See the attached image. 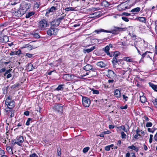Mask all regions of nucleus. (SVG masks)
<instances>
[{
	"label": "nucleus",
	"mask_w": 157,
	"mask_h": 157,
	"mask_svg": "<svg viewBox=\"0 0 157 157\" xmlns=\"http://www.w3.org/2000/svg\"><path fill=\"white\" fill-rule=\"evenodd\" d=\"M113 29L110 31H108L102 29L96 30L94 32L97 34H99L101 32H105L112 33L113 34H117L119 32L123 30V28L121 27H116L115 26H113Z\"/></svg>",
	"instance_id": "obj_1"
},
{
	"label": "nucleus",
	"mask_w": 157,
	"mask_h": 157,
	"mask_svg": "<svg viewBox=\"0 0 157 157\" xmlns=\"http://www.w3.org/2000/svg\"><path fill=\"white\" fill-rule=\"evenodd\" d=\"M64 16H62L59 18L54 19L53 21L50 22L51 27L55 28L58 26L59 25L61 21L64 19Z\"/></svg>",
	"instance_id": "obj_2"
},
{
	"label": "nucleus",
	"mask_w": 157,
	"mask_h": 157,
	"mask_svg": "<svg viewBox=\"0 0 157 157\" xmlns=\"http://www.w3.org/2000/svg\"><path fill=\"white\" fill-rule=\"evenodd\" d=\"M58 29H57L51 27L47 31L48 35L50 36H56L57 35Z\"/></svg>",
	"instance_id": "obj_3"
},
{
	"label": "nucleus",
	"mask_w": 157,
	"mask_h": 157,
	"mask_svg": "<svg viewBox=\"0 0 157 157\" xmlns=\"http://www.w3.org/2000/svg\"><path fill=\"white\" fill-rule=\"evenodd\" d=\"M49 25V24L47 21L45 19H43L40 21L38 23V27L41 29H44L45 28Z\"/></svg>",
	"instance_id": "obj_4"
},
{
	"label": "nucleus",
	"mask_w": 157,
	"mask_h": 157,
	"mask_svg": "<svg viewBox=\"0 0 157 157\" xmlns=\"http://www.w3.org/2000/svg\"><path fill=\"white\" fill-rule=\"evenodd\" d=\"M30 7L29 3L24 2L21 4V8L25 13L29 9Z\"/></svg>",
	"instance_id": "obj_5"
},
{
	"label": "nucleus",
	"mask_w": 157,
	"mask_h": 157,
	"mask_svg": "<svg viewBox=\"0 0 157 157\" xmlns=\"http://www.w3.org/2000/svg\"><path fill=\"white\" fill-rule=\"evenodd\" d=\"M91 103L90 99L86 97H82V104L83 105L86 107L89 106Z\"/></svg>",
	"instance_id": "obj_6"
},
{
	"label": "nucleus",
	"mask_w": 157,
	"mask_h": 157,
	"mask_svg": "<svg viewBox=\"0 0 157 157\" xmlns=\"http://www.w3.org/2000/svg\"><path fill=\"white\" fill-rule=\"evenodd\" d=\"M23 12L20 8L18 10H13L12 13L15 16L21 17L25 14Z\"/></svg>",
	"instance_id": "obj_7"
},
{
	"label": "nucleus",
	"mask_w": 157,
	"mask_h": 157,
	"mask_svg": "<svg viewBox=\"0 0 157 157\" xmlns=\"http://www.w3.org/2000/svg\"><path fill=\"white\" fill-rule=\"evenodd\" d=\"M63 105L62 104H57L53 106V109L55 111L60 113L63 112Z\"/></svg>",
	"instance_id": "obj_8"
},
{
	"label": "nucleus",
	"mask_w": 157,
	"mask_h": 157,
	"mask_svg": "<svg viewBox=\"0 0 157 157\" xmlns=\"http://www.w3.org/2000/svg\"><path fill=\"white\" fill-rule=\"evenodd\" d=\"M5 104L7 106V108L10 109H13L15 105L14 100H12V101H10L9 102H7V103L5 102Z\"/></svg>",
	"instance_id": "obj_9"
},
{
	"label": "nucleus",
	"mask_w": 157,
	"mask_h": 157,
	"mask_svg": "<svg viewBox=\"0 0 157 157\" xmlns=\"http://www.w3.org/2000/svg\"><path fill=\"white\" fill-rule=\"evenodd\" d=\"M83 69L86 71H89L91 70L95 72L96 71V69L93 68V66L89 64H87L83 67Z\"/></svg>",
	"instance_id": "obj_10"
},
{
	"label": "nucleus",
	"mask_w": 157,
	"mask_h": 157,
	"mask_svg": "<svg viewBox=\"0 0 157 157\" xmlns=\"http://www.w3.org/2000/svg\"><path fill=\"white\" fill-rule=\"evenodd\" d=\"M118 57H116L113 56V58L112 61V63L113 64L114 67H116V66L117 63L119 64V62H120L121 60V59H118Z\"/></svg>",
	"instance_id": "obj_11"
},
{
	"label": "nucleus",
	"mask_w": 157,
	"mask_h": 157,
	"mask_svg": "<svg viewBox=\"0 0 157 157\" xmlns=\"http://www.w3.org/2000/svg\"><path fill=\"white\" fill-rule=\"evenodd\" d=\"M116 75L114 71L112 70H109L108 71V74L107 76L109 78H113Z\"/></svg>",
	"instance_id": "obj_12"
},
{
	"label": "nucleus",
	"mask_w": 157,
	"mask_h": 157,
	"mask_svg": "<svg viewBox=\"0 0 157 157\" xmlns=\"http://www.w3.org/2000/svg\"><path fill=\"white\" fill-rule=\"evenodd\" d=\"M124 3H123L118 5L117 6V9L119 10H124L126 9H127V6H125L124 4Z\"/></svg>",
	"instance_id": "obj_13"
},
{
	"label": "nucleus",
	"mask_w": 157,
	"mask_h": 157,
	"mask_svg": "<svg viewBox=\"0 0 157 157\" xmlns=\"http://www.w3.org/2000/svg\"><path fill=\"white\" fill-rule=\"evenodd\" d=\"M73 76L72 75H70L69 74H66L64 75L63 77V78L66 80L69 81H70L71 79L73 78H72Z\"/></svg>",
	"instance_id": "obj_14"
},
{
	"label": "nucleus",
	"mask_w": 157,
	"mask_h": 157,
	"mask_svg": "<svg viewBox=\"0 0 157 157\" xmlns=\"http://www.w3.org/2000/svg\"><path fill=\"white\" fill-rule=\"evenodd\" d=\"M9 40L8 38L6 36H3L0 37V42L3 43L7 42Z\"/></svg>",
	"instance_id": "obj_15"
},
{
	"label": "nucleus",
	"mask_w": 157,
	"mask_h": 157,
	"mask_svg": "<svg viewBox=\"0 0 157 157\" xmlns=\"http://www.w3.org/2000/svg\"><path fill=\"white\" fill-rule=\"evenodd\" d=\"M56 10V8L54 6H52L50 9H48L46 10V15L47 16H48V14L51 12H54Z\"/></svg>",
	"instance_id": "obj_16"
},
{
	"label": "nucleus",
	"mask_w": 157,
	"mask_h": 157,
	"mask_svg": "<svg viewBox=\"0 0 157 157\" xmlns=\"http://www.w3.org/2000/svg\"><path fill=\"white\" fill-rule=\"evenodd\" d=\"M16 141L19 143L18 144H21L24 141V138L23 136H17L16 138Z\"/></svg>",
	"instance_id": "obj_17"
},
{
	"label": "nucleus",
	"mask_w": 157,
	"mask_h": 157,
	"mask_svg": "<svg viewBox=\"0 0 157 157\" xmlns=\"http://www.w3.org/2000/svg\"><path fill=\"white\" fill-rule=\"evenodd\" d=\"M151 53L150 52L146 51L143 54L141 55L142 57L141 59H143L144 57H149L150 59H152V58L150 57V56L148 54V53Z\"/></svg>",
	"instance_id": "obj_18"
},
{
	"label": "nucleus",
	"mask_w": 157,
	"mask_h": 157,
	"mask_svg": "<svg viewBox=\"0 0 157 157\" xmlns=\"http://www.w3.org/2000/svg\"><path fill=\"white\" fill-rule=\"evenodd\" d=\"M35 68L32 64L31 63H29L27 66V69L29 71L33 70Z\"/></svg>",
	"instance_id": "obj_19"
},
{
	"label": "nucleus",
	"mask_w": 157,
	"mask_h": 157,
	"mask_svg": "<svg viewBox=\"0 0 157 157\" xmlns=\"http://www.w3.org/2000/svg\"><path fill=\"white\" fill-rule=\"evenodd\" d=\"M114 95L117 98H120L121 97L120 91L118 89H116L114 91Z\"/></svg>",
	"instance_id": "obj_20"
},
{
	"label": "nucleus",
	"mask_w": 157,
	"mask_h": 157,
	"mask_svg": "<svg viewBox=\"0 0 157 157\" xmlns=\"http://www.w3.org/2000/svg\"><path fill=\"white\" fill-rule=\"evenodd\" d=\"M97 65L101 68L105 67L106 66V64L102 62H98L97 63Z\"/></svg>",
	"instance_id": "obj_21"
},
{
	"label": "nucleus",
	"mask_w": 157,
	"mask_h": 157,
	"mask_svg": "<svg viewBox=\"0 0 157 157\" xmlns=\"http://www.w3.org/2000/svg\"><path fill=\"white\" fill-rule=\"evenodd\" d=\"M149 84L150 86L155 91L157 92V85H155L151 82H149Z\"/></svg>",
	"instance_id": "obj_22"
},
{
	"label": "nucleus",
	"mask_w": 157,
	"mask_h": 157,
	"mask_svg": "<svg viewBox=\"0 0 157 157\" xmlns=\"http://www.w3.org/2000/svg\"><path fill=\"white\" fill-rule=\"evenodd\" d=\"M12 70V69H9L6 70V71L8 73V75L6 76V78H9L12 77V75L10 73L11 72Z\"/></svg>",
	"instance_id": "obj_23"
},
{
	"label": "nucleus",
	"mask_w": 157,
	"mask_h": 157,
	"mask_svg": "<svg viewBox=\"0 0 157 157\" xmlns=\"http://www.w3.org/2000/svg\"><path fill=\"white\" fill-rule=\"evenodd\" d=\"M124 60L129 62H133V59L130 57H124Z\"/></svg>",
	"instance_id": "obj_24"
},
{
	"label": "nucleus",
	"mask_w": 157,
	"mask_h": 157,
	"mask_svg": "<svg viewBox=\"0 0 157 157\" xmlns=\"http://www.w3.org/2000/svg\"><path fill=\"white\" fill-rule=\"evenodd\" d=\"M138 20L140 22L144 23H146V19L145 17H138Z\"/></svg>",
	"instance_id": "obj_25"
},
{
	"label": "nucleus",
	"mask_w": 157,
	"mask_h": 157,
	"mask_svg": "<svg viewBox=\"0 0 157 157\" xmlns=\"http://www.w3.org/2000/svg\"><path fill=\"white\" fill-rule=\"evenodd\" d=\"M140 99L141 102L142 103H144L146 101V98L144 96H140Z\"/></svg>",
	"instance_id": "obj_26"
},
{
	"label": "nucleus",
	"mask_w": 157,
	"mask_h": 157,
	"mask_svg": "<svg viewBox=\"0 0 157 157\" xmlns=\"http://www.w3.org/2000/svg\"><path fill=\"white\" fill-rule=\"evenodd\" d=\"M6 59H2L0 60V63L2 64H7L9 63L10 61L9 60L8 61H5Z\"/></svg>",
	"instance_id": "obj_27"
},
{
	"label": "nucleus",
	"mask_w": 157,
	"mask_h": 157,
	"mask_svg": "<svg viewBox=\"0 0 157 157\" xmlns=\"http://www.w3.org/2000/svg\"><path fill=\"white\" fill-rule=\"evenodd\" d=\"M128 148L134 150L136 152L138 151L139 150L138 148L137 147H136L133 145H132L131 146L128 147Z\"/></svg>",
	"instance_id": "obj_28"
},
{
	"label": "nucleus",
	"mask_w": 157,
	"mask_h": 157,
	"mask_svg": "<svg viewBox=\"0 0 157 157\" xmlns=\"http://www.w3.org/2000/svg\"><path fill=\"white\" fill-rule=\"evenodd\" d=\"M140 9V7H136L131 10V12L132 13H136L139 12Z\"/></svg>",
	"instance_id": "obj_29"
},
{
	"label": "nucleus",
	"mask_w": 157,
	"mask_h": 157,
	"mask_svg": "<svg viewBox=\"0 0 157 157\" xmlns=\"http://www.w3.org/2000/svg\"><path fill=\"white\" fill-rule=\"evenodd\" d=\"M6 150L9 153L12 154H13L12 149L11 147L10 146L7 147H6Z\"/></svg>",
	"instance_id": "obj_30"
},
{
	"label": "nucleus",
	"mask_w": 157,
	"mask_h": 157,
	"mask_svg": "<svg viewBox=\"0 0 157 157\" xmlns=\"http://www.w3.org/2000/svg\"><path fill=\"white\" fill-rule=\"evenodd\" d=\"M95 46H93L91 47L90 48L87 49L85 50L86 52L87 53H89L91 52H92L93 50L95 48Z\"/></svg>",
	"instance_id": "obj_31"
},
{
	"label": "nucleus",
	"mask_w": 157,
	"mask_h": 157,
	"mask_svg": "<svg viewBox=\"0 0 157 157\" xmlns=\"http://www.w3.org/2000/svg\"><path fill=\"white\" fill-rule=\"evenodd\" d=\"M34 14V12H31L27 14H26L25 16V17L26 18H29L31 16L33 15Z\"/></svg>",
	"instance_id": "obj_32"
},
{
	"label": "nucleus",
	"mask_w": 157,
	"mask_h": 157,
	"mask_svg": "<svg viewBox=\"0 0 157 157\" xmlns=\"http://www.w3.org/2000/svg\"><path fill=\"white\" fill-rule=\"evenodd\" d=\"M64 86V85H59L58 87L56 89V90H59L63 89V87Z\"/></svg>",
	"instance_id": "obj_33"
},
{
	"label": "nucleus",
	"mask_w": 157,
	"mask_h": 157,
	"mask_svg": "<svg viewBox=\"0 0 157 157\" xmlns=\"http://www.w3.org/2000/svg\"><path fill=\"white\" fill-rule=\"evenodd\" d=\"M9 112H10L11 113V114L10 115V117H13L14 116V110L10 109V110H9Z\"/></svg>",
	"instance_id": "obj_34"
},
{
	"label": "nucleus",
	"mask_w": 157,
	"mask_h": 157,
	"mask_svg": "<svg viewBox=\"0 0 157 157\" xmlns=\"http://www.w3.org/2000/svg\"><path fill=\"white\" fill-rule=\"evenodd\" d=\"M103 49L104 50V51L106 53H107V52H109V47L108 46H106L105 48H103Z\"/></svg>",
	"instance_id": "obj_35"
},
{
	"label": "nucleus",
	"mask_w": 157,
	"mask_h": 157,
	"mask_svg": "<svg viewBox=\"0 0 157 157\" xmlns=\"http://www.w3.org/2000/svg\"><path fill=\"white\" fill-rule=\"evenodd\" d=\"M12 144L13 145H14L15 144H17L18 146H21V144H18L19 143L18 142H17V141H16V139H15V140H12Z\"/></svg>",
	"instance_id": "obj_36"
},
{
	"label": "nucleus",
	"mask_w": 157,
	"mask_h": 157,
	"mask_svg": "<svg viewBox=\"0 0 157 157\" xmlns=\"http://www.w3.org/2000/svg\"><path fill=\"white\" fill-rule=\"evenodd\" d=\"M92 93L93 94H98L99 93V92L98 90H94V89H92Z\"/></svg>",
	"instance_id": "obj_37"
},
{
	"label": "nucleus",
	"mask_w": 157,
	"mask_h": 157,
	"mask_svg": "<svg viewBox=\"0 0 157 157\" xmlns=\"http://www.w3.org/2000/svg\"><path fill=\"white\" fill-rule=\"evenodd\" d=\"M61 148L59 147L57 148V155L58 156H60L61 155Z\"/></svg>",
	"instance_id": "obj_38"
},
{
	"label": "nucleus",
	"mask_w": 157,
	"mask_h": 157,
	"mask_svg": "<svg viewBox=\"0 0 157 157\" xmlns=\"http://www.w3.org/2000/svg\"><path fill=\"white\" fill-rule=\"evenodd\" d=\"M89 149H90L89 147H85L83 149V152L84 153L87 152L88 151Z\"/></svg>",
	"instance_id": "obj_39"
},
{
	"label": "nucleus",
	"mask_w": 157,
	"mask_h": 157,
	"mask_svg": "<svg viewBox=\"0 0 157 157\" xmlns=\"http://www.w3.org/2000/svg\"><path fill=\"white\" fill-rule=\"evenodd\" d=\"M65 10L67 11H74V9L72 7H67L65 9Z\"/></svg>",
	"instance_id": "obj_40"
},
{
	"label": "nucleus",
	"mask_w": 157,
	"mask_h": 157,
	"mask_svg": "<svg viewBox=\"0 0 157 157\" xmlns=\"http://www.w3.org/2000/svg\"><path fill=\"white\" fill-rule=\"evenodd\" d=\"M120 53L117 51H116L114 52L113 54V56L116 57H118V56L119 55Z\"/></svg>",
	"instance_id": "obj_41"
},
{
	"label": "nucleus",
	"mask_w": 157,
	"mask_h": 157,
	"mask_svg": "<svg viewBox=\"0 0 157 157\" xmlns=\"http://www.w3.org/2000/svg\"><path fill=\"white\" fill-rule=\"evenodd\" d=\"M12 100L11 99V98L10 97V96H9L8 97V98L6 99L5 102L7 103V102H9L10 101H12Z\"/></svg>",
	"instance_id": "obj_42"
},
{
	"label": "nucleus",
	"mask_w": 157,
	"mask_h": 157,
	"mask_svg": "<svg viewBox=\"0 0 157 157\" xmlns=\"http://www.w3.org/2000/svg\"><path fill=\"white\" fill-rule=\"evenodd\" d=\"M121 137L122 138H126V135L123 132H121Z\"/></svg>",
	"instance_id": "obj_43"
},
{
	"label": "nucleus",
	"mask_w": 157,
	"mask_h": 157,
	"mask_svg": "<svg viewBox=\"0 0 157 157\" xmlns=\"http://www.w3.org/2000/svg\"><path fill=\"white\" fill-rule=\"evenodd\" d=\"M129 35L131 36L133 40H135L136 39V35L134 34H131L130 33H129Z\"/></svg>",
	"instance_id": "obj_44"
},
{
	"label": "nucleus",
	"mask_w": 157,
	"mask_h": 157,
	"mask_svg": "<svg viewBox=\"0 0 157 157\" xmlns=\"http://www.w3.org/2000/svg\"><path fill=\"white\" fill-rule=\"evenodd\" d=\"M40 5V2H37L34 4V6L37 9L39 8Z\"/></svg>",
	"instance_id": "obj_45"
},
{
	"label": "nucleus",
	"mask_w": 157,
	"mask_h": 157,
	"mask_svg": "<svg viewBox=\"0 0 157 157\" xmlns=\"http://www.w3.org/2000/svg\"><path fill=\"white\" fill-rule=\"evenodd\" d=\"M152 125V123L151 122H147L146 124V127H151Z\"/></svg>",
	"instance_id": "obj_46"
},
{
	"label": "nucleus",
	"mask_w": 157,
	"mask_h": 157,
	"mask_svg": "<svg viewBox=\"0 0 157 157\" xmlns=\"http://www.w3.org/2000/svg\"><path fill=\"white\" fill-rule=\"evenodd\" d=\"M32 120V119H31L30 118H28V120H27V121L26 122V123L25 124L26 125H29V122H30V121H31V120Z\"/></svg>",
	"instance_id": "obj_47"
},
{
	"label": "nucleus",
	"mask_w": 157,
	"mask_h": 157,
	"mask_svg": "<svg viewBox=\"0 0 157 157\" xmlns=\"http://www.w3.org/2000/svg\"><path fill=\"white\" fill-rule=\"evenodd\" d=\"M33 55V54L27 53L26 54V56H27L28 58H31L32 57Z\"/></svg>",
	"instance_id": "obj_48"
},
{
	"label": "nucleus",
	"mask_w": 157,
	"mask_h": 157,
	"mask_svg": "<svg viewBox=\"0 0 157 157\" xmlns=\"http://www.w3.org/2000/svg\"><path fill=\"white\" fill-rule=\"evenodd\" d=\"M122 19L126 22H128L129 21L128 18L125 17H122Z\"/></svg>",
	"instance_id": "obj_49"
},
{
	"label": "nucleus",
	"mask_w": 157,
	"mask_h": 157,
	"mask_svg": "<svg viewBox=\"0 0 157 157\" xmlns=\"http://www.w3.org/2000/svg\"><path fill=\"white\" fill-rule=\"evenodd\" d=\"M123 98L125 100V101H127L128 98L127 96H126L125 95L123 94L122 95Z\"/></svg>",
	"instance_id": "obj_50"
},
{
	"label": "nucleus",
	"mask_w": 157,
	"mask_h": 157,
	"mask_svg": "<svg viewBox=\"0 0 157 157\" xmlns=\"http://www.w3.org/2000/svg\"><path fill=\"white\" fill-rule=\"evenodd\" d=\"M34 36L37 38H39L40 36L39 35L38 33H35L33 34Z\"/></svg>",
	"instance_id": "obj_51"
},
{
	"label": "nucleus",
	"mask_w": 157,
	"mask_h": 157,
	"mask_svg": "<svg viewBox=\"0 0 157 157\" xmlns=\"http://www.w3.org/2000/svg\"><path fill=\"white\" fill-rule=\"evenodd\" d=\"M105 132H102L101 134L99 135V136L101 137H104V135L105 134Z\"/></svg>",
	"instance_id": "obj_52"
},
{
	"label": "nucleus",
	"mask_w": 157,
	"mask_h": 157,
	"mask_svg": "<svg viewBox=\"0 0 157 157\" xmlns=\"http://www.w3.org/2000/svg\"><path fill=\"white\" fill-rule=\"evenodd\" d=\"M153 135H150V139H149V143H151L152 142V141Z\"/></svg>",
	"instance_id": "obj_53"
},
{
	"label": "nucleus",
	"mask_w": 157,
	"mask_h": 157,
	"mask_svg": "<svg viewBox=\"0 0 157 157\" xmlns=\"http://www.w3.org/2000/svg\"><path fill=\"white\" fill-rule=\"evenodd\" d=\"M6 71V69L5 67L3 68H2L0 69V73L5 72Z\"/></svg>",
	"instance_id": "obj_54"
},
{
	"label": "nucleus",
	"mask_w": 157,
	"mask_h": 157,
	"mask_svg": "<svg viewBox=\"0 0 157 157\" xmlns=\"http://www.w3.org/2000/svg\"><path fill=\"white\" fill-rule=\"evenodd\" d=\"M105 150L106 151H109L110 150V147L109 145L105 147Z\"/></svg>",
	"instance_id": "obj_55"
},
{
	"label": "nucleus",
	"mask_w": 157,
	"mask_h": 157,
	"mask_svg": "<svg viewBox=\"0 0 157 157\" xmlns=\"http://www.w3.org/2000/svg\"><path fill=\"white\" fill-rule=\"evenodd\" d=\"M122 15H125L126 16H129L130 15V14L126 12H123L122 13Z\"/></svg>",
	"instance_id": "obj_56"
},
{
	"label": "nucleus",
	"mask_w": 157,
	"mask_h": 157,
	"mask_svg": "<svg viewBox=\"0 0 157 157\" xmlns=\"http://www.w3.org/2000/svg\"><path fill=\"white\" fill-rule=\"evenodd\" d=\"M21 51L20 49L19 50L15 52V54L16 55H19L21 54Z\"/></svg>",
	"instance_id": "obj_57"
},
{
	"label": "nucleus",
	"mask_w": 157,
	"mask_h": 157,
	"mask_svg": "<svg viewBox=\"0 0 157 157\" xmlns=\"http://www.w3.org/2000/svg\"><path fill=\"white\" fill-rule=\"evenodd\" d=\"M114 82V80L112 79H109L108 80V83H112L113 82Z\"/></svg>",
	"instance_id": "obj_58"
},
{
	"label": "nucleus",
	"mask_w": 157,
	"mask_h": 157,
	"mask_svg": "<svg viewBox=\"0 0 157 157\" xmlns=\"http://www.w3.org/2000/svg\"><path fill=\"white\" fill-rule=\"evenodd\" d=\"M127 105H125L124 106H123L121 107V108L122 109H127Z\"/></svg>",
	"instance_id": "obj_59"
},
{
	"label": "nucleus",
	"mask_w": 157,
	"mask_h": 157,
	"mask_svg": "<svg viewBox=\"0 0 157 157\" xmlns=\"http://www.w3.org/2000/svg\"><path fill=\"white\" fill-rule=\"evenodd\" d=\"M24 114L26 116H28L29 115V112L26 111L24 113Z\"/></svg>",
	"instance_id": "obj_60"
},
{
	"label": "nucleus",
	"mask_w": 157,
	"mask_h": 157,
	"mask_svg": "<svg viewBox=\"0 0 157 157\" xmlns=\"http://www.w3.org/2000/svg\"><path fill=\"white\" fill-rule=\"evenodd\" d=\"M144 148L145 151H147V147L145 144H144Z\"/></svg>",
	"instance_id": "obj_61"
},
{
	"label": "nucleus",
	"mask_w": 157,
	"mask_h": 157,
	"mask_svg": "<svg viewBox=\"0 0 157 157\" xmlns=\"http://www.w3.org/2000/svg\"><path fill=\"white\" fill-rule=\"evenodd\" d=\"M154 139L155 140L157 141V132L155 134V135L154 137Z\"/></svg>",
	"instance_id": "obj_62"
},
{
	"label": "nucleus",
	"mask_w": 157,
	"mask_h": 157,
	"mask_svg": "<svg viewBox=\"0 0 157 157\" xmlns=\"http://www.w3.org/2000/svg\"><path fill=\"white\" fill-rule=\"evenodd\" d=\"M131 154L130 157H136L134 153L132 152L131 153Z\"/></svg>",
	"instance_id": "obj_63"
},
{
	"label": "nucleus",
	"mask_w": 157,
	"mask_h": 157,
	"mask_svg": "<svg viewBox=\"0 0 157 157\" xmlns=\"http://www.w3.org/2000/svg\"><path fill=\"white\" fill-rule=\"evenodd\" d=\"M155 54H157V45H156L155 47Z\"/></svg>",
	"instance_id": "obj_64"
}]
</instances>
